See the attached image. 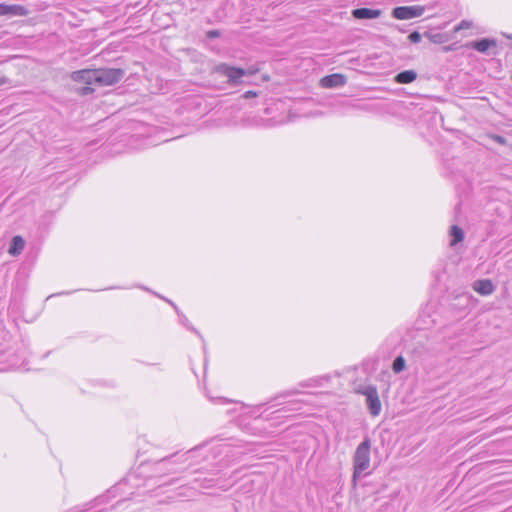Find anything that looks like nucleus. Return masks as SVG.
Wrapping results in <instances>:
<instances>
[{
	"label": "nucleus",
	"mask_w": 512,
	"mask_h": 512,
	"mask_svg": "<svg viewBox=\"0 0 512 512\" xmlns=\"http://www.w3.org/2000/svg\"><path fill=\"white\" fill-rule=\"evenodd\" d=\"M96 69H83L79 71H74L71 74V79L75 82L85 83L87 86L80 89L81 95H88L92 93L94 90L90 87V85H96Z\"/></svg>",
	"instance_id": "7ed1b4c3"
},
{
	"label": "nucleus",
	"mask_w": 512,
	"mask_h": 512,
	"mask_svg": "<svg viewBox=\"0 0 512 512\" xmlns=\"http://www.w3.org/2000/svg\"><path fill=\"white\" fill-rule=\"evenodd\" d=\"M122 69H96V85L110 86L119 82L124 77Z\"/></svg>",
	"instance_id": "f03ea898"
},
{
	"label": "nucleus",
	"mask_w": 512,
	"mask_h": 512,
	"mask_svg": "<svg viewBox=\"0 0 512 512\" xmlns=\"http://www.w3.org/2000/svg\"><path fill=\"white\" fill-rule=\"evenodd\" d=\"M209 35H210L211 37H214V36H217V35H218V32H217V31H211V32H209Z\"/></svg>",
	"instance_id": "b1692460"
},
{
	"label": "nucleus",
	"mask_w": 512,
	"mask_h": 512,
	"mask_svg": "<svg viewBox=\"0 0 512 512\" xmlns=\"http://www.w3.org/2000/svg\"><path fill=\"white\" fill-rule=\"evenodd\" d=\"M25 247L24 239L17 235L12 238L8 253L12 256H17L22 253Z\"/></svg>",
	"instance_id": "9d476101"
},
{
	"label": "nucleus",
	"mask_w": 512,
	"mask_h": 512,
	"mask_svg": "<svg viewBox=\"0 0 512 512\" xmlns=\"http://www.w3.org/2000/svg\"><path fill=\"white\" fill-rule=\"evenodd\" d=\"M6 16L15 17V16H27L29 14L28 9H26L22 5L18 4H5Z\"/></svg>",
	"instance_id": "9b49d317"
},
{
	"label": "nucleus",
	"mask_w": 512,
	"mask_h": 512,
	"mask_svg": "<svg viewBox=\"0 0 512 512\" xmlns=\"http://www.w3.org/2000/svg\"><path fill=\"white\" fill-rule=\"evenodd\" d=\"M359 392L366 397V405L369 413L376 417L380 414L382 405L379 399L378 391L375 386L369 385L360 389Z\"/></svg>",
	"instance_id": "20e7f679"
},
{
	"label": "nucleus",
	"mask_w": 512,
	"mask_h": 512,
	"mask_svg": "<svg viewBox=\"0 0 512 512\" xmlns=\"http://www.w3.org/2000/svg\"><path fill=\"white\" fill-rule=\"evenodd\" d=\"M425 36L428 37L431 41H433L434 43H440L442 40V35L441 34H430V33H425Z\"/></svg>",
	"instance_id": "a211bd4d"
},
{
	"label": "nucleus",
	"mask_w": 512,
	"mask_h": 512,
	"mask_svg": "<svg viewBox=\"0 0 512 512\" xmlns=\"http://www.w3.org/2000/svg\"><path fill=\"white\" fill-rule=\"evenodd\" d=\"M417 73L414 70H405L395 76V82L399 84H408L416 80Z\"/></svg>",
	"instance_id": "f8f14e48"
},
{
	"label": "nucleus",
	"mask_w": 512,
	"mask_h": 512,
	"mask_svg": "<svg viewBox=\"0 0 512 512\" xmlns=\"http://www.w3.org/2000/svg\"><path fill=\"white\" fill-rule=\"evenodd\" d=\"M258 96V93L255 92V91H246L244 94H243V98L245 99H249V98H254V97H257Z\"/></svg>",
	"instance_id": "aec40b11"
},
{
	"label": "nucleus",
	"mask_w": 512,
	"mask_h": 512,
	"mask_svg": "<svg viewBox=\"0 0 512 512\" xmlns=\"http://www.w3.org/2000/svg\"><path fill=\"white\" fill-rule=\"evenodd\" d=\"M8 83H10V80L7 77L0 74V86L8 84Z\"/></svg>",
	"instance_id": "412c9836"
},
{
	"label": "nucleus",
	"mask_w": 512,
	"mask_h": 512,
	"mask_svg": "<svg viewBox=\"0 0 512 512\" xmlns=\"http://www.w3.org/2000/svg\"><path fill=\"white\" fill-rule=\"evenodd\" d=\"M472 22L469 20H462L455 28L454 31L458 32L464 29H470L472 27Z\"/></svg>",
	"instance_id": "dca6fc26"
},
{
	"label": "nucleus",
	"mask_w": 512,
	"mask_h": 512,
	"mask_svg": "<svg viewBox=\"0 0 512 512\" xmlns=\"http://www.w3.org/2000/svg\"><path fill=\"white\" fill-rule=\"evenodd\" d=\"M497 139H498V141H499L500 143H504V142H505L504 138H502V137H500V136H499V137H497Z\"/></svg>",
	"instance_id": "393cba45"
},
{
	"label": "nucleus",
	"mask_w": 512,
	"mask_h": 512,
	"mask_svg": "<svg viewBox=\"0 0 512 512\" xmlns=\"http://www.w3.org/2000/svg\"><path fill=\"white\" fill-rule=\"evenodd\" d=\"M296 393H297V391H292V390H291V391H287V392H285V393L283 394V396L287 397V396L294 395V394H296Z\"/></svg>",
	"instance_id": "5701e85b"
},
{
	"label": "nucleus",
	"mask_w": 512,
	"mask_h": 512,
	"mask_svg": "<svg viewBox=\"0 0 512 512\" xmlns=\"http://www.w3.org/2000/svg\"><path fill=\"white\" fill-rule=\"evenodd\" d=\"M259 72V68L257 67H249L248 69H244V76H252Z\"/></svg>",
	"instance_id": "6ab92c4d"
},
{
	"label": "nucleus",
	"mask_w": 512,
	"mask_h": 512,
	"mask_svg": "<svg viewBox=\"0 0 512 512\" xmlns=\"http://www.w3.org/2000/svg\"><path fill=\"white\" fill-rule=\"evenodd\" d=\"M216 71L226 76L228 78V83L232 85L240 84L242 82V77H244V69L226 64L217 66Z\"/></svg>",
	"instance_id": "423d86ee"
},
{
	"label": "nucleus",
	"mask_w": 512,
	"mask_h": 512,
	"mask_svg": "<svg viewBox=\"0 0 512 512\" xmlns=\"http://www.w3.org/2000/svg\"><path fill=\"white\" fill-rule=\"evenodd\" d=\"M473 289L481 295H490L494 291V285L491 280L482 279L474 282Z\"/></svg>",
	"instance_id": "1a4fd4ad"
},
{
	"label": "nucleus",
	"mask_w": 512,
	"mask_h": 512,
	"mask_svg": "<svg viewBox=\"0 0 512 512\" xmlns=\"http://www.w3.org/2000/svg\"><path fill=\"white\" fill-rule=\"evenodd\" d=\"M406 367V361L402 356L396 357L393 362L392 369L395 373L402 372Z\"/></svg>",
	"instance_id": "2eb2a0df"
},
{
	"label": "nucleus",
	"mask_w": 512,
	"mask_h": 512,
	"mask_svg": "<svg viewBox=\"0 0 512 512\" xmlns=\"http://www.w3.org/2000/svg\"><path fill=\"white\" fill-rule=\"evenodd\" d=\"M408 38L412 43H419L421 41L422 35L419 32L414 31L408 36Z\"/></svg>",
	"instance_id": "f3484780"
},
{
	"label": "nucleus",
	"mask_w": 512,
	"mask_h": 512,
	"mask_svg": "<svg viewBox=\"0 0 512 512\" xmlns=\"http://www.w3.org/2000/svg\"><path fill=\"white\" fill-rule=\"evenodd\" d=\"M450 246H455L464 239V231L457 225H453L450 228Z\"/></svg>",
	"instance_id": "ddd939ff"
},
{
	"label": "nucleus",
	"mask_w": 512,
	"mask_h": 512,
	"mask_svg": "<svg viewBox=\"0 0 512 512\" xmlns=\"http://www.w3.org/2000/svg\"><path fill=\"white\" fill-rule=\"evenodd\" d=\"M381 14L380 9L357 8L352 11V16L356 19H375L380 17Z\"/></svg>",
	"instance_id": "6e6552de"
},
{
	"label": "nucleus",
	"mask_w": 512,
	"mask_h": 512,
	"mask_svg": "<svg viewBox=\"0 0 512 512\" xmlns=\"http://www.w3.org/2000/svg\"><path fill=\"white\" fill-rule=\"evenodd\" d=\"M345 84L346 78L342 74L327 75L320 80V85L324 88H335L344 86Z\"/></svg>",
	"instance_id": "0eeeda50"
},
{
	"label": "nucleus",
	"mask_w": 512,
	"mask_h": 512,
	"mask_svg": "<svg viewBox=\"0 0 512 512\" xmlns=\"http://www.w3.org/2000/svg\"><path fill=\"white\" fill-rule=\"evenodd\" d=\"M495 44V41L485 38L472 42L470 46L478 52L485 53L491 46H495Z\"/></svg>",
	"instance_id": "4468645a"
},
{
	"label": "nucleus",
	"mask_w": 512,
	"mask_h": 512,
	"mask_svg": "<svg viewBox=\"0 0 512 512\" xmlns=\"http://www.w3.org/2000/svg\"><path fill=\"white\" fill-rule=\"evenodd\" d=\"M0 16H6L5 4L0 3Z\"/></svg>",
	"instance_id": "4be33fe9"
},
{
	"label": "nucleus",
	"mask_w": 512,
	"mask_h": 512,
	"mask_svg": "<svg viewBox=\"0 0 512 512\" xmlns=\"http://www.w3.org/2000/svg\"><path fill=\"white\" fill-rule=\"evenodd\" d=\"M425 11L424 6H399L392 10V16L398 20H409L420 17Z\"/></svg>",
	"instance_id": "39448f33"
},
{
	"label": "nucleus",
	"mask_w": 512,
	"mask_h": 512,
	"mask_svg": "<svg viewBox=\"0 0 512 512\" xmlns=\"http://www.w3.org/2000/svg\"><path fill=\"white\" fill-rule=\"evenodd\" d=\"M371 441L366 437L356 448L353 456V481L367 474L370 467Z\"/></svg>",
	"instance_id": "f257e3e1"
}]
</instances>
